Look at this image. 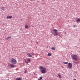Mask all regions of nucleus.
I'll return each instance as SVG.
<instances>
[{"instance_id": "nucleus-6", "label": "nucleus", "mask_w": 80, "mask_h": 80, "mask_svg": "<svg viewBox=\"0 0 80 80\" xmlns=\"http://www.w3.org/2000/svg\"><path fill=\"white\" fill-rule=\"evenodd\" d=\"M13 18V17L12 16H8L6 17L7 19H11V18Z\"/></svg>"}, {"instance_id": "nucleus-7", "label": "nucleus", "mask_w": 80, "mask_h": 80, "mask_svg": "<svg viewBox=\"0 0 80 80\" xmlns=\"http://www.w3.org/2000/svg\"><path fill=\"white\" fill-rule=\"evenodd\" d=\"M58 75L60 78H62V76H61V74H60V73H59L58 74Z\"/></svg>"}, {"instance_id": "nucleus-16", "label": "nucleus", "mask_w": 80, "mask_h": 80, "mask_svg": "<svg viewBox=\"0 0 80 80\" xmlns=\"http://www.w3.org/2000/svg\"><path fill=\"white\" fill-rule=\"evenodd\" d=\"M64 64H68V62H63Z\"/></svg>"}, {"instance_id": "nucleus-12", "label": "nucleus", "mask_w": 80, "mask_h": 80, "mask_svg": "<svg viewBox=\"0 0 80 80\" xmlns=\"http://www.w3.org/2000/svg\"><path fill=\"white\" fill-rule=\"evenodd\" d=\"M4 8L3 7H2L1 8V10H4Z\"/></svg>"}, {"instance_id": "nucleus-22", "label": "nucleus", "mask_w": 80, "mask_h": 80, "mask_svg": "<svg viewBox=\"0 0 80 80\" xmlns=\"http://www.w3.org/2000/svg\"><path fill=\"white\" fill-rule=\"evenodd\" d=\"M75 25H74L73 26V27H74V28H75Z\"/></svg>"}, {"instance_id": "nucleus-1", "label": "nucleus", "mask_w": 80, "mask_h": 80, "mask_svg": "<svg viewBox=\"0 0 80 80\" xmlns=\"http://www.w3.org/2000/svg\"><path fill=\"white\" fill-rule=\"evenodd\" d=\"M40 71L42 73H46V68H45L41 66L40 68Z\"/></svg>"}, {"instance_id": "nucleus-8", "label": "nucleus", "mask_w": 80, "mask_h": 80, "mask_svg": "<svg viewBox=\"0 0 80 80\" xmlns=\"http://www.w3.org/2000/svg\"><path fill=\"white\" fill-rule=\"evenodd\" d=\"M12 38V37L9 36L8 37H7L6 38V39L7 40H8V39H9V38Z\"/></svg>"}, {"instance_id": "nucleus-2", "label": "nucleus", "mask_w": 80, "mask_h": 80, "mask_svg": "<svg viewBox=\"0 0 80 80\" xmlns=\"http://www.w3.org/2000/svg\"><path fill=\"white\" fill-rule=\"evenodd\" d=\"M53 31L54 32L53 35L54 36H58L59 35V33L57 32V30L54 29L53 30Z\"/></svg>"}, {"instance_id": "nucleus-23", "label": "nucleus", "mask_w": 80, "mask_h": 80, "mask_svg": "<svg viewBox=\"0 0 80 80\" xmlns=\"http://www.w3.org/2000/svg\"><path fill=\"white\" fill-rule=\"evenodd\" d=\"M34 73V75H37V74H36V73H35V72H33Z\"/></svg>"}, {"instance_id": "nucleus-25", "label": "nucleus", "mask_w": 80, "mask_h": 80, "mask_svg": "<svg viewBox=\"0 0 80 80\" xmlns=\"http://www.w3.org/2000/svg\"><path fill=\"white\" fill-rule=\"evenodd\" d=\"M76 80V79H74V80Z\"/></svg>"}, {"instance_id": "nucleus-24", "label": "nucleus", "mask_w": 80, "mask_h": 80, "mask_svg": "<svg viewBox=\"0 0 80 80\" xmlns=\"http://www.w3.org/2000/svg\"><path fill=\"white\" fill-rule=\"evenodd\" d=\"M37 43H38V42H36Z\"/></svg>"}, {"instance_id": "nucleus-9", "label": "nucleus", "mask_w": 80, "mask_h": 80, "mask_svg": "<svg viewBox=\"0 0 80 80\" xmlns=\"http://www.w3.org/2000/svg\"><path fill=\"white\" fill-rule=\"evenodd\" d=\"M27 55H28V57H32V55H31L30 53H27Z\"/></svg>"}, {"instance_id": "nucleus-10", "label": "nucleus", "mask_w": 80, "mask_h": 80, "mask_svg": "<svg viewBox=\"0 0 80 80\" xmlns=\"http://www.w3.org/2000/svg\"><path fill=\"white\" fill-rule=\"evenodd\" d=\"M10 66L12 68H14V65L13 64H10Z\"/></svg>"}, {"instance_id": "nucleus-15", "label": "nucleus", "mask_w": 80, "mask_h": 80, "mask_svg": "<svg viewBox=\"0 0 80 80\" xmlns=\"http://www.w3.org/2000/svg\"><path fill=\"white\" fill-rule=\"evenodd\" d=\"M24 60L25 61V62L26 63H27V64H28V62H27V61L26 60V59H25Z\"/></svg>"}, {"instance_id": "nucleus-13", "label": "nucleus", "mask_w": 80, "mask_h": 80, "mask_svg": "<svg viewBox=\"0 0 80 80\" xmlns=\"http://www.w3.org/2000/svg\"><path fill=\"white\" fill-rule=\"evenodd\" d=\"M48 57H50V56H52V54L51 53H49L48 55Z\"/></svg>"}, {"instance_id": "nucleus-3", "label": "nucleus", "mask_w": 80, "mask_h": 80, "mask_svg": "<svg viewBox=\"0 0 80 80\" xmlns=\"http://www.w3.org/2000/svg\"><path fill=\"white\" fill-rule=\"evenodd\" d=\"M11 63L12 64H16L17 60L14 58H12L11 59Z\"/></svg>"}, {"instance_id": "nucleus-20", "label": "nucleus", "mask_w": 80, "mask_h": 80, "mask_svg": "<svg viewBox=\"0 0 80 80\" xmlns=\"http://www.w3.org/2000/svg\"><path fill=\"white\" fill-rule=\"evenodd\" d=\"M27 70H25V73H27Z\"/></svg>"}, {"instance_id": "nucleus-14", "label": "nucleus", "mask_w": 80, "mask_h": 80, "mask_svg": "<svg viewBox=\"0 0 80 80\" xmlns=\"http://www.w3.org/2000/svg\"><path fill=\"white\" fill-rule=\"evenodd\" d=\"M77 22H80V19H77Z\"/></svg>"}, {"instance_id": "nucleus-19", "label": "nucleus", "mask_w": 80, "mask_h": 80, "mask_svg": "<svg viewBox=\"0 0 80 80\" xmlns=\"http://www.w3.org/2000/svg\"><path fill=\"white\" fill-rule=\"evenodd\" d=\"M39 78H40V79H43V78H42V77H40Z\"/></svg>"}, {"instance_id": "nucleus-11", "label": "nucleus", "mask_w": 80, "mask_h": 80, "mask_svg": "<svg viewBox=\"0 0 80 80\" xmlns=\"http://www.w3.org/2000/svg\"><path fill=\"white\" fill-rule=\"evenodd\" d=\"M25 28H28V25L26 24L25 25Z\"/></svg>"}, {"instance_id": "nucleus-5", "label": "nucleus", "mask_w": 80, "mask_h": 80, "mask_svg": "<svg viewBox=\"0 0 80 80\" xmlns=\"http://www.w3.org/2000/svg\"><path fill=\"white\" fill-rule=\"evenodd\" d=\"M67 68H69L70 69V68L71 69L72 67V64L70 62L68 63V66H67Z\"/></svg>"}, {"instance_id": "nucleus-21", "label": "nucleus", "mask_w": 80, "mask_h": 80, "mask_svg": "<svg viewBox=\"0 0 80 80\" xmlns=\"http://www.w3.org/2000/svg\"><path fill=\"white\" fill-rule=\"evenodd\" d=\"M30 59H28V62H30Z\"/></svg>"}, {"instance_id": "nucleus-18", "label": "nucleus", "mask_w": 80, "mask_h": 80, "mask_svg": "<svg viewBox=\"0 0 80 80\" xmlns=\"http://www.w3.org/2000/svg\"><path fill=\"white\" fill-rule=\"evenodd\" d=\"M16 80H20V78H17Z\"/></svg>"}, {"instance_id": "nucleus-4", "label": "nucleus", "mask_w": 80, "mask_h": 80, "mask_svg": "<svg viewBox=\"0 0 80 80\" xmlns=\"http://www.w3.org/2000/svg\"><path fill=\"white\" fill-rule=\"evenodd\" d=\"M72 58L73 60H75L76 61H78V58H77V55H74L72 56Z\"/></svg>"}, {"instance_id": "nucleus-17", "label": "nucleus", "mask_w": 80, "mask_h": 80, "mask_svg": "<svg viewBox=\"0 0 80 80\" xmlns=\"http://www.w3.org/2000/svg\"><path fill=\"white\" fill-rule=\"evenodd\" d=\"M52 50H55V48H52Z\"/></svg>"}]
</instances>
